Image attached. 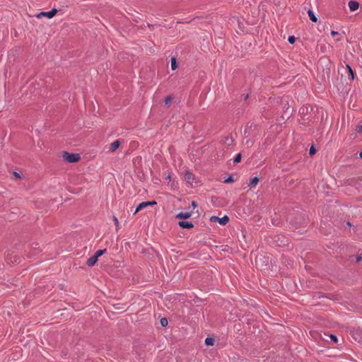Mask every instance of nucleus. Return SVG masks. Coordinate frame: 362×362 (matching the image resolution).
<instances>
[{
    "instance_id": "obj_12",
    "label": "nucleus",
    "mask_w": 362,
    "mask_h": 362,
    "mask_svg": "<svg viewBox=\"0 0 362 362\" xmlns=\"http://www.w3.org/2000/svg\"><path fill=\"white\" fill-rule=\"evenodd\" d=\"M214 339L211 337H207L205 339V344L208 346H212L214 345Z\"/></svg>"
},
{
    "instance_id": "obj_17",
    "label": "nucleus",
    "mask_w": 362,
    "mask_h": 362,
    "mask_svg": "<svg viewBox=\"0 0 362 362\" xmlns=\"http://www.w3.org/2000/svg\"><path fill=\"white\" fill-rule=\"evenodd\" d=\"M258 182H259V179H258L257 177H254V178L251 180V182H250V185H252V186H255V185H256L258 183Z\"/></svg>"
},
{
    "instance_id": "obj_19",
    "label": "nucleus",
    "mask_w": 362,
    "mask_h": 362,
    "mask_svg": "<svg viewBox=\"0 0 362 362\" xmlns=\"http://www.w3.org/2000/svg\"><path fill=\"white\" fill-rule=\"evenodd\" d=\"M241 160V154L238 153L234 158L233 162L235 163L240 162Z\"/></svg>"
},
{
    "instance_id": "obj_5",
    "label": "nucleus",
    "mask_w": 362,
    "mask_h": 362,
    "mask_svg": "<svg viewBox=\"0 0 362 362\" xmlns=\"http://www.w3.org/2000/svg\"><path fill=\"white\" fill-rule=\"evenodd\" d=\"M192 215V211L180 212L176 215V218L179 219H187Z\"/></svg>"
},
{
    "instance_id": "obj_10",
    "label": "nucleus",
    "mask_w": 362,
    "mask_h": 362,
    "mask_svg": "<svg viewBox=\"0 0 362 362\" xmlns=\"http://www.w3.org/2000/svg\"><path fill=\"white\" fill-rule=\"evenodd\" d=\"M229 221V218L228 216H224L222 218H219L218 222L221 225H226Z\"/></svg>"
},
{
    "instance_id": "obj_24",
    "label": "nucleus",
    "mask_w": 362,
    "mask_h": 362,
    "mask_svg": "<svg viewBox=\"0 0 362 362\" xmlns=\"http://www.w3.org/2000/svg\"><path fill=\"white\" fill-rule=\"evenodd\" d=\"M219 217L218 216H212L211 218V221L214 222H218Z\"/></svg>"
},
{
    "instance_id": "obj_25",
    "label": "nucleus",
    "mask_w": 362,
    "mask_h": 362,
    "mask_svg": "<svg viewBox=\"0 0 362 362\" xmlns=\"http://www.w3.org/2000/svg\"><path fill=\"white\" fill-rule=\"evenodd\" d=\"M191 204H192V209H196L197 207V204L194 201H192Z\"/></svg>"
},
{
    "instance_id": "obj_27",
    "label": "nucleus",
    "mask_w": 362,
    "mask_h": 362,
    "mask_svg": "<svg viewBox=\"0 0 362 362\" xmlns=\"http://www.w3.org/2000/svg\"><path fill=\"white\" fill-rule=\"evenodd\" d=\"M357 132L358 133H362V124L357 128Z\"/></svg>"
},
{
    "instance_id": "obj_21",
    "label": "nucleus",
    "mask_w": 362,
    "mask_h": 362,
    "mask_svg": "<svg viewBox=\"0 0 362 362\" xmlns=\"http://www.w3.org/2000/svg\"><path fill=\"white\" fill-rule=\"evenodd\" d=\"M288 40L289 43L293 44L296 41V38L294 36H289Z\"/></svg>"
},
{
    "instance_id": "obj_3",
    "label": "nucleus",
    "mask_w": 362,
    "mask_h": 362,
    "mask_svg": "<svg viewBox=\"0 0 362 362\" xmlns=\"http://www.w3.org/2000/svg\"><path fill=\"white\" fill-rule=\"evenodd\" d=\"M185 180L191 186L194 187L197 183L195 176L190 172L187 171L185 174Z\"/></svg>"
},
{
    "instance_id": "obj_9",
    "label": "nucleus",
    "mask_w": 362,
    "mask_h": 362,
    "mask_svg": "<svg viewBox=\"0 0 362 362\" xmlns=\"http://www.w3.org/2000/svg\"><path fill=\"white\" fill-rule=\"evenodd\" d=\"M97 261H98V258L95 255H93L88 259V260L86 262V264L88 267H93L95 265V264L97 262Z\"/></svg>"
},
{
    "instance_id": "obj_11",
    "label": "nucleus",
    "mask_w": 362,
    "mask_h": 362,
    "mask_svg": "<svg viewBox=\"0 0 362 362\" xmlns=\"http://www.w3.org/2000/svg\"><path fill=\"white\" fill-rule=\"evenodd\" d=\"M308 16H309L310 19L312 21L317 22V18L316 17V16L315 15L314 12L312 10H309L308 11Z\"/></svg>"
},
{
    "instance_id": "obj_1",
    "label": "nucleus",
    "mask_w": 362,
    "mask_h": 362,
    "mask_svg": "<svg viewBox=\"0 0 362 362\" xmlns=\"http://www.w3.org/2000/svg\"><path fill=\"white\" fill-rule=\"evenodd\" d=\"M63 158L69 163H75L80 159V156L78 153H69L67 152L64 153Z\"/></svg>"
},
{
    "instance_id": "obj_2",
    "label": "nucleus",
    "mask_w": 362,
    "mask_h": 362,
    "mask_svg": "<svg viewBox=\"0 0 362 362\" xmlns=\"http://www.w3.org/2000/svg\"><path fill=\"white\" fill-rule=\"evenodd\" d=\"M57 13V10L56 8H52L49 11H42L40 13H38L35 15V17L37 18H41L42 17H47V18H53Z\"/></svg>"
},
{
    "instance_id": "obj_20",
    "label": "nucleus",
    "mask_w": 362,
    "mask_h": 362,
    "mask_svg": "<svg viewBox=\"0 0 362 362\" xmlns=\"http://www.w3.org/2000/svg\"><path fill=\"white\" fill-rule=\"evenodd\" d=\"M113 221L116 226L117 230H119V221L116 216H113Z\"/></svg>"
},
{
    "instance_id": "obj_32",
    "label": "nucleus",
    "mask_w": 362,
    "mask_h": 362,
    "mask_svg": "<svg viewBox=\"0 0 362 362\" xmlns=\"http://www.w3.org/2000/svg\"><path fill=\"white\" fill-rule=\"evenodd\" d=\"M246 144H248V145H249V144H252V141H247L246 142Z\"/></svg>"
},
{
    "instance_id": "obj_15",
    "label": "nucleus",
    "mask_w": 362,
    "mask_h": 362,
    "mask_svg": "<svg viewBox=\"0 0 362 362\" xmlns=\"http://www.w3.org/2000/svg\"><path fill=\"white\" fill-rule=\"evenodd\" d=\"M106 252V250H99L95 253V256L98 259L99 257L102 256L103 254H105Z\"/></svg>"
},
{
    "instance_id": "obj_23",
    "label": "nucleus",
    "mask_w": 362,
    "mask_h": 362,
    "mask_svg": "<svg viewBox=\"0 0 362 362\" xmlns=\"http://www.w3.org/2000/svg\"><path fill=\"white\" fill-rule=\"evenodd\" d=\"M233 177H231V176L228 177V178H226V179L224 180V182H225L226 183L230 182H233Z\"/></svg>"
},
{
    "instance_id": "obj_33",
    "label": "nucleus",
    "mask_w": 362,
    "mask_h": 362,
    "mask_svg": "<svg viewBox=\"0 0 362 362\" xmlns=\"http://www.w3.org/2000/svg\"><path fill=\"white\" fill-rule=\"evenodd\" d=\"M359 157H360L361 158H362V151H361L360 152V153H359Z\"/></svg>"
},
{
    "instance_id": "obj_7",
    "label": "nucleus",
    "mask_w": 362,
    "mask_h": 362,
    "mask_svg": "<svg viewBox=\"0 0 362 362\" xmlns=\"http://www.w3.org/2000/svg\"><path fill=\"white\" fill-rule=\"evenodd\" d=\"M120 141L119 140H116L113 141L110 145L109 148V151L111 153L115 152L120 146Z\"/></svg>"
},
{
    "instance_id": "obj_18",
    "label": "nucleus",
    "mask_w": 362,
    "mask_h": 362,
    "mask_svg": "<svg viewBox=\"0 0 362 362\" xmlns=\"http://www.w3.org/2000/svg\"><path fill=\"white\" fill-rule=\"evenodd\" d=\"M160 325L163 326V327H166L168 325V320L165 317L162 318L160 320Z\"/></svg>"
},
{
    "instance_id": "obj_14",
    "label": "nucleus",
    "mask_w": 362,
    "mask_h": 362,
    "mask_svg": "<svg viewBox=\"0 0 362 362\" xmlns=\"http://www.w3.org/2000/svg\"><path fill=\"white\" fill-rule=\"evenodd\" d=\"M346 68L349 71V78H351V80H354V71L353 70L351 69V66L349 65H346Z\"/></svg>"
},
{
    "instance_id": "obj_4",
    "label": "nucleus",
    "mask_w": 362,
    "mask_h": 362,
    "mask_svg": "<svg viewBox=\"0 0 362 362\" xmlns=\"http://www.w3.org/2000/svg\"><path fill=\"white\" fill-rule=\"evenodd\" d=\"M155 204H156V201L141 202V203H140L137 206V207L136 208L135 211H134V214H135L138 213L139 211H141V209L146 208L148 206H153V205H155Z\"/></svg>"
},
{
    "instance_id": "obj_6",
    "label": "nucleus",
    "mask_w": 362,
    "mask_h": 362,
    "mask_svg": "<svg viewBox=\"0 0 362 362\" xmlns=\"http://www.w3.org/2000/svg\"><path fill=\"white\" fill-rule=\"evenodd\" d=\"M348 6L351 11H355L359 8V3L356 1H350L348 3Z\"/></svg>"
},
{
    "instance_id": "obj_28",
    "label": "nucleus",
    "mask_w": 362,
    "mask_h": 362,
    "mask_svg": "<svg viewBox=\"0 0 362 362\" xmlns=\"http://www.w3.org/2000/svg\"><path fill=\"white\" fill-rule=\"evenodd\" d=\"M331 35H332V36L337 35H338V32L334 31V30H332V31H331Z\"/></svg>"
},
{
    "instance_id": "obj_29",
    "label": "nucleus",
    "mask_w": 362,
    "mask_h": 362,
    "mask_svg": "<svg viewBox=\"0 0 362 362\" xmlns=\"http://www.w3.org/2000/svg\"><path fill=\"white\" fill-rule=\"evenodd\" d=\"M166 180H168L170 181V180H171V175H170V174H168V175H167V177H166Z\"/></svg>"
},
{
    "instance_id": "obj_22",
    "label": "nucleus",
    "mask_w": 362,
    "mask_h": 362,
    "mask_svg": "<svg viewBox=\"0 0 362 362\" xmlns=\"http://www.w3.org/2000/svg\"><path fill=\"white\" fill-rule=\"evenodd\" d=\"M315 152H316L315 148L313 146H311V147H310V150H309V153H310V155H313V154H315Z\"/></svg>"
},
{
    "instance_id": "obj_26",
    "label": "nucleus",
    "mask_w": 362,
    "mask_h": 362,
    "mask_svg": "<svg viewBox=\"0 0 362 362\" xmlns=\"http://www.w3.org/2000/svg\"><path fill=\"white\" fill-rule=\"evenodd\" d=\"M330 338H331L334 341H337V337L335 335L331 334V335H330Z\"/></svg>"
},
{
    "instance_id": "obj_31",
    "label": "nucleus",
    "mask_w": 362,
    "mask_h": 362,
    "mask_svg": "<svg viewBox=\"0 0 362 362\" xmlns=\"http://www.w3.org/2000/svg\"><path fill=\"white\" fill-rule=\"evenodd\" d=\"M14 175H15L16 177H20V175H19V174L18 173H14Z\"/></svg>"
},
{
    "instance_id": "obj_13",
    "label": "nucleus",
    "mask_w": 362,
    "mask_h": 362,
    "mask_svg": "<svg viewBox=\"0 0 362 362\" xmlns=\"http://www.w3.org/2000/svg\"><path fill=\"white\" fill-rule=\"evenodd\" d=\"M177 67L176 59L175 57H173L171 59V69L173 70H175Z\"/></svg>"
},
{
    "instance_id": "obj_16",
    "label": "nucleus",
    "mask_w": 362,
    "mask_h": 362,
    "mask_svg": "<svg viewBox=\"0 0 362 362\" xmlns=\"http://www.w3.org/2000/svg\"><path fill=\"white\" fill-rule=\"evenodd\" d=\"M172 101H173V97L170 95H168L165 99V103L166 105H170V104L172 103Z\"/></svg>"
},
{
    "instance_id": "obj_30",
    "label": "nucleus",
    "mask_w": 362,
    "mask_h": 362,
    "mask_svg": "<svg viewBox=\"0 0 362 362\" xmlns=\"http://www.w3.org/2000/svg\"><path fill=\"white\" fill-rule=\"evenodd\" d=\"M361 260V257H358L356 258V262H360Z\"/></svg>"
},
{
    "instance_id": "obj_8",
    "label": "nucleus",
    "mask_w": 362,
    "mask_h": 362,
    "mask_svg": "<svg viewBox=\"0 0 362 362\" xmlns=\"http://www.w3.org/2000/svg\"><path fill=\"white\" fill-rule=\"evenodd\" d=\"M179 226L183 228H191L193 227V223L190 221H182L179 222Z\"/></svg>"
}]
</instances>
